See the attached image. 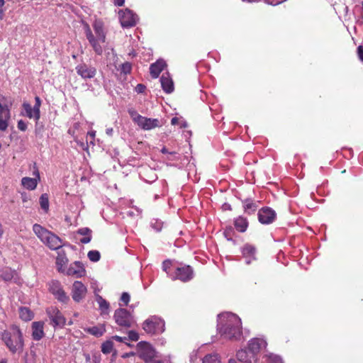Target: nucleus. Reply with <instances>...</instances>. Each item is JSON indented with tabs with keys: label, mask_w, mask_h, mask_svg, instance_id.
Instances as JSON below:
<instances>
[{
	"label": "nucleus",
	"mask_w": 363,
	"mask_h": 363,
	"mask_svg": "<svg viewBox=\"0 0 363 363\" xmlns=\"http://www.w3.org/2000/svg\"><path fill=\"white\" fill-rule=\"evenodd\" d=\"M4 0H0V9H1V8L4 6Z\"/></svg>",
	"instance_id": "obj_55"
},
{
	"label": "nucleus",
	"mask_w": 363,
	"mask_h": 363,
	"mask_svg": "<svg viewBox=\"0 0 363 363\" xmlns=\"http://www.w3.org/2000/svg\"><path fill=\"white\" fill-rule=\"evenodd\" d=\"M95 136H96V131L95 130L89 131L87 133V137H90V139H91L90 140V143L92 144V145H94V140Z\"/></svg>",
	"instance_id": "obj_47"
},
{
	"label": "nucleus",
	"mask_w": 363,
	"mask_h": 363,
	"mask_svg": "<svg viewBox=\"0 0 363 363\" xmlns=\"http://www.w3.org/2000/svg\"><path fill=\"white\" fill-rule=\"evenodd\" d=\"M67 274L77 278L82 277L85 274V269L80 262L76 261L70 264L67 269Z\"/></svg>",
	"instance_id": "obj_18"
},
{
	"label": "nucleus",
	"mask_w": 363,
	"mask_h": 363,
	"mask_svg": "<svg viewBox=\"0 0 363 363\" xmlns=\"http://www.w3.org/2000/svg\"><path fill=\"white\" fill-rule=\"evenodd\" d=\"M219 333L225 338L239 340L242 334L240 318L235 314L228 315L224 323H220Z\"/></svg>",
	"instance_id": "obj_2"
},
{
	"label": "nucleus",
	"mask_w": 363,
	"mask_h": 363,
	"mask_svg": "<svg viewBox=\"0 0 363 363\" xmlns=\"http://www.w3.org/2000/svg\"><path fill=\"white\" fill-rule=\"evenodd\" d=\"M276 213L269 207H264L258 211V220L262 224H270L276 218Z\"/></svg>",
	"instance_id": "obj_14"
},
{
	"label": "nucleus",
	"mask_w": 363,
	"mask_h": 363,
	"mask_svg": "<svg viewBox=\"0 0 363 363\" xmlns=\"http://www.w3.org/2000/svg\"><path fill=\"white\" fill-rule=\"evenodd\" d=\"M76 72L83 79H92L96 74V69L86 63H80L75 67Z\"/></svg>",
	"instance_id": "obj_12"
},
{
	"label": "nucleus",
	"mask_w": 363,
	"mask_h": 363,
	"mask_svg": "<svg viewBox=\"0 0 363 363\" xmlns=\"http://www.w3.org/2000/svg\"><path fill=\"white\" fill-rule=\"evenodd\" d=\"M138 356L146 362H151L155 357V351L150 344L146 342H140L138 344Z\"/></svg>",
	"instance_id": "obj_10"
},
{
	"label": "nucleus",
	"mask_w": 363,
	"mask_h": 363,
	"mask_svg": "<svg viewBox=\"0 0 363 363\" xmlns=\"http://www.w3.org/2000/svg\"><path fill=\"white\" fill-rule=\"evenodd\" d=\"M97 301L99 305V308L101 310V314H108V309H109V303L106 301L104 298H103L101 296H99L97 298Z\"/></svg>",
	"instance_id": "obj_32"
},
{
	"label": "nucleus",
	"mask_w": 363,
	"mask_h": 363,
	"mask_svg": "<svg viewBox=\"0 0 363 363\" xmlns=\"http://www.w3.org/2000/svg\"><path fill=\"white\" fill-rule=\"evenodd\" d=\"M145 86L142 84H138L136 87H135V90L138 93H143L144 92L145 89Z\"/></svg>",
	"instance_id": "obj_48"
},
{
	"label": "nucleus",
	"mask_w": 363,
	"mask_h": 363,
	"mask_svg": "<svg viewBox=\"0 0 363 363\" xmlns=\"http://www.w3.org/2000/svg\"><path fill=\"white\" fill-rule=\"evenodd\" d=\"M143 328L148 334H160L164 331V322L159 317L151 316L144 321Z\"/></svg>",
	"instance_id": "obj_5"
},
{
	"label": "nucleus",
	"mask_w": 363,
	"mask_h": 363,
	"mask_svg": "<svg viewBox=\"0 0 363 363\" xmlns=\"http://www.w3.org/2000/svg\"><path fill=\"white\" fill-rule=\"evenodd\" d=\"M128 113L130 114L133 122L135 123L136 124H138V123L143 116L140 115L135 109L133 108L128 110Z\"/></svg>",
	"instance_id": "obj_39"
},
{
	"label": "nucleus",
	"mask_w": 363,
	"mask_h": 363,
	"mask_svg": "<svg viewBox=\"0 0 363 363\" xmlns=\"http://www.w3.org/2000/svg\"><path fill=\"white\" fill-rule=\"evenodd\" d=\"M137 125L145 130H150L161 126L160 122L157 118H150L144 116H142Z\"/></svg>",
	"instance_id": "obj_16"
},
{
	"label": "nucleus",
	"mask_w": 363,
	"mask_h": 363,
	"mask_svg": "<svg viewBox=\"0 0 363 363\" xmlns=\"http://www.w3.org/2000/svg\"><path fill=\"white\" fill-rule=\"evenodd\" d=\"M125 0H113V3L116 6H121L124 4Z\"/></svg>",
	"instance_id": "obj_50"
},
{
	"label": "nucleus",
	"mask_w": 363,
	"mask_h": 363,
	"mask_svg": "<svg viewBox=\"0 0 363 363\" xmlns=\"http://www.w3.org/2000/svg\"><path fill=\"white\" fill-rule=\"evenodd\" d=\"M19 315L20 318L25 321L30 320L33 317L32 311L28 308L26 307L20 308Z\"/></svg>",
	"instance_id": "obj_31"
},
{
	"label": "nucleus",
	"mask_w": 363,
	"mask_h": 363,
	"mask_svg": "<svg viewBox=\"0 0 363 363\" xmlns=\"http://www.w3.org/2000/svg\"><path fill=\"white\" fill-rule=\"evenodd\" d=\"M2 340L12 353L21 352L23 349V334L17 325H11L9 330H5L2 333Z\"/></svg>",
	"instance_id": "obj_3"
},
{
	"label": "nucleus",
	"mask_w": 363,
	"mask_h": 363,
	"mask_svg": "<svg viewBox=\"0 0 363 363\" xmlns=\"http://www.w3.org/2000/svg\"><path fill=\"white\" fill-rule=\"evenodd\" d=\"M236 356L240 362L244 363H256L257 361V357L254 356L247 348L239 350Z\"/></svg>",
	"instance_id": "obj_17"
},
{
	"label": "nucleus",
	"mask_w": 363,
	"mask_h": 363,
	"mask_svg": "<svg viewBox=\"0 0 363 363\" xmlns=\"http://www.w3.org/2000/svg\"><path fill=\"white\" fill-rule=\"evenodd\" d=\"M173 280H179L182 282H187L194 278V270L189 265L177 267L172 274H169Z\"/></svg>",
	"instance_id": "obj_8"
},
{
	"label": "nucleus",
	"mask_w": 363,
	"mask_h": 363,
	"mask_svg": "<svg viewBox=\"0 0 363 363\" xmlns=\"http://www.w3.org/2000/svg\"><path fill=\"white\" fill-rule=\"evenodd\" d=\"M33 230L36 236L51 250H58L62 247V240L51 231L39 224H34Z\"/></svg>",
	"instance_id": "obj_4"
},
{
	"label": "nucleus",
	"mask_w": 363,
	"mask_h": 363,
	"mask_svg": "<svg viewBox=\"0 0 363 363\" xmlns=\"http://www.w3.org/2000/svg\"><path fill=\"white\" fill-rule=\"evenodd\" d=\"M161 152L164 154H166V153H170V154H174V152H169V151L167 150V149L166 147H163L162 150H161Z\"/></svg>",
	"instance_id": "obj_53"
},
{
	"label": "nucleus",
	"mask_w": 363,
	"mask_h": 363,
	"mask_svg": "<svg viewBox=\"0 0 363 363\" xmlns=\"http://www.w3.org/2000/svg\"><path fill=\"white\" fill-rule=\"evenodd\" d=\"M11 119V111L7 105L0 103V130L5 131L9 127Z\"/></svg>",
	"instance_id": "obj_15"
},
{
	"label": "nucleus",
	"mask_w": 363,
	"mask_h": 363,
	"mask_svg": "<svg viewBox=\"0 0 363 363\" xmlns=\"http://www.w3.org/2000/svg\"><path fill=\"white\" fill-rule=\"evenodd\" d=\"M134 355V353L133 352H130V353H125L124 354H123L122 357L123 358H126V357H128L130 356H133Z\"/></svg>",
	"instance_id": "obj_52"
},
{
	"label": "nucleus",
	"mask_w": 363,
	"mask_h": 363,
	"mask_svg": "<svg viewBox=\"0 0 363 363\" xmlns=\"http://www.w3.org/2000/svg\"><path fill=\"white\" fill-rule=\"evenodd\" d=\"M86 331L96 337H101L106 332L105 325H99L86 329Z\"/></svg>",
	"instance_id": "obj_28"
},
{
	"label": "nucleus",
	"mask_w": 363,
	"mask_h": 363,
	"mask_svg": "<svg viewBox=\"0 0 363 363\" xmlns=\"http://www.w3.org/2000/svg\"><path fill=\"white\" fill-rule=\"evenodd\" d=\"M68 262V259L65 251L59 252L56 257V265L59 272H64Z\"/></svg>",
	"instance_id": "obj_25"
},
{
	"label": "nucleus",
	"mask_w": 363,
	"mask_h": 363,
	"mask_svg": "<svg viewBox=\"0 0 363 363\" xmlns=\"http://www.w3.org/2000/svg\"><path fill=\"white\" fill-rule=\"evenodd\" d=\"M113 344L111 341H106L102 344L101 351L104 354L110 353L113 350Z\"/></svg>",
	"instance_id": "obj_37"
},
{
	"label": "nucleus",
	"mask_w": 363,
	"mask_h": 363,
	"mask_svg": "<svg viewBox=\"0 0 363 363\" xmlns=\"http://www.w3.org/2000/svg\"><path fill=\"white\" fill-rule=\"evenodd\" d=\"M113 339L116 340V341L118 342H124L125 340H127L128 338L125 337H120L118 335H115L113 337Z\"/></svg>",
	"instance_id": "obj_49"
},
{
	"label": "nucleus",
	"mask_w": 363,
	"mask_h": 363,
	"mask_svg": "<svg viewBox=\"0 0 363 363\" xmlns=\"http://www.w3.org/2000/svg\"><path fill=\"white\" fill-rule=\"evenodd\" d=\"M267 345L266 342L260 338H253L248 342L247 349L254 354V356L257 357V354L262 347Z\"/></svg>",
	"instance_id": "obj_19"
},
{
	"label": "nucleus",
	"mask_w": 363,
	"mask_h": 363,
	"mask_svg": "<svg viewBox=\"0 0 363 363\" xmlns=\"http://www.w3.org/2000/svg\"><path fill=\"white\" fill-rule=\"evenodd\" d=\"M153 363H162V362H161V361H155Z\"/></svg>",
	"instance_id": "obj_58"
},
{
	"label": "nucleus",
	"mask_w": 363,
	"mask_h": 363,
	"mask_svg": "<svg viewBox=\"0 0 363 363\" xmlns=\"http://www.w3.org/2000/svg\"><path fill=\"white\" fill-rule=\"evenodd\" d=\"M118 16L122 27L130 28L135 26L137 16L130 9L121 10L118 12Z\"/></svg>",
	"instance_id": "obj_11"
},
{
	"label": "nucleus",
	"mask_w": 363,
	"mask_h": 363,
	"mask_svg": "<svg viewBox=\"0 0 363 363\" xmlns=\"http://www.w3.org/2000/svg\"><path fill=\"white\" fill-rule=\"evenodd\" d=\"M0 363H6L5 362H0Z\"/></svg>",
	"instance_id": "obj_59"
},
{
	"label": "nucleus",
	"mask_w": 363,
	"mask_h": 363,
	"mask_svg": "<svg viewBox=\"0 0 363 363\" xmlns=\"http://www.w3.org/2000/svg\"><path fill=\"white\" fill-rule=\"evenodd\" d=\"M257 208H258V206L252 199H248L245 200L244 209H245V212H247L248 213H254L257 211Z\"/></svg>",
	"instance_id": "obj_30"
},
{
	"label": "nucleus",
	"mask_w": 363,
	"mask_h": 363,
	"mask_svg": "<svg viewBox=\"0 0 363 363\" xmlns=\"http://www.w3.org/2000/svg\"><path fill=\"white\" fill-rule=\"evenodd\" d=\"M228 363H237L235 359H230L228 361Z\"/></svg>",
	"instance_id": "obj_57"
},
{
	"label": "nucleus",
	"mask_w": 363,
	"mask_h": 363,
	"mask_svg": "<svg viewBox=\"0 0 363 363\" xmlns=\"http://www.w3.org/2000/svg\"><path fill=\"white\" fill-rule=\"evenodd\" d=\"M234 225L237 230L240 233H244L246 231L248 227V221L246 218L243 216H239L235 218L234 221Z\"/></svg>",
	"instance_id": "obj_26"
},
{
	"label": "nucleus",
	"mask_w": 363,
	"mask_h": 363,
	"mask_svg": "<svg viewBox=\"0 0 363 363\" xmlns=\"http://www.w3.org/2000/svg\"><path fill=\"white\" fill-rule=\"evenodd\" d=\"M4 15V13L3 9H0V20L3 19Z\"/></svg>",
	"instance_id": "obj_54"
},
{
	"label": "nucleus",
	"mask_w": 363,
	"mask_h": 363,
	"mask_svg": "<svg viewBox=\"0 0 363 363\" xmlns=\"http://www.w3.org/2000/svg\"><path fill=\"white\" fill-rule=\"evenodd\" d=\"M35 104L33 107L35 110L36 116H37V118H40V108L41 106V99L39 96H36L35 97Z\"/></svg>",
	"instance_id": "obj_40"
},
{
	"label": "nucleus",
	"mask_w": 363,
	"mask_h": 363,
	"mask_svg": "<svg viewBox=\"0 0 363 363\" xmlns=\"http://www.w3.org/2000/svg\"><path fill=\"white\" fill-rule=\"evenodd\" d=\"M92 27L96 36L92 33L89 25L87 23H83L84 33L90 45L96 55H101L104 51L101 43H104L106 39L104 23L101 19H96L92 23Z\"/></svg>",
	"instance_id": "obj_1"
},
{
	"label": "nucleus",
	"mask_w": 363,
	"mask_h": 363,
	"mask_svg": "<svg viewBox=\"0 0 363 363\" xmlns=\"http://www.w3.org/2000/svg\"><path fill=\"white\" fill-rule=\"evenodd\" d=\"M139 339L138 333L135 330H130L128 332V340L131 341H138Z\"/></svg>",
	"instance_id": "obj_42"
},
{
	"label": "nucleus",
	"mask_w": 363,
	"mask_h": 363,
	"mask_svg": "<svg viewBox=\"0 0 363 363\" xmlns=\"http://www.w3.org/2000/svg\"><path fill=\"white\" fill-rule=\"evenodd\" d=\"M34 174L35 175V178L23 177L21 180L22 185L28 190L35 189L38 184V180L40 179V174L38 169L34 172Z\"/></svg>",
	"instance_id": "obj_23"
},
{
	"label": "nucleus",
	"mask_w": 363,
	"mask_h": 363,
	"mask_svg": "<svg viewBox=\"0 0 363 363\" xmlns=\"http://www.w3.org/2000/svg\"><path fill=\"white\" fill-rule=\"evenodd\" d=\"M48 290L58 301L65 304L69 302V297L63 289L59 281L52 280L50 281L48 284Z\"/></svg>",
	"instance_id": "obj_7"
},
{
	"label": "nucleus",
	"mask_w": 363,
	"mask_h": 363,
	"mask_svg": "<svg viewBox=\"0 0 363 363\" xmlns=\"http://www.w3.org/2000/svg\"><path fill=\"white\" fill-rule=\"evenodd\" d=\"M172 266V262L170 259H166L162 262V269L167 274H169V270Z\"/></svg>",
	"instance_id": "obj_41"
},
{
	"label": "nucleus",
	"mask_w": 363,
	"mask_h": 363,
	"mask_svg": "<svg viewBox=\"0 0 363 363\" xmlns=\"http://www.w3.org/2000/svg\"><path fill=\"white\" fill-rule=\"evenodd\" d=\"M132 70V65L130 62H125L120 66V71L124 74H130Z\"/></svg>",
	"instance_id": "obj_35"
},
{
	"label": "nucleus",
	"mask_w": 363,
	"mask_h": 363,
	"mask_svg": "<svg viewBox=\"0 0 363 363\" xmlns=\"http://www.w3.org/2000/svg\"><path fill=\"white\" fill-rule=\"evenodd\" d=\"M77 233L82 235H84L83 238L80 240V242L83 244L89 243L91 240V230L88 228H83L78 230Z\"/></svg>",
	"instance_id": "obj_29"
},
{
	"label": "nucleus",
	"mask_w": 363,
	"mask_h": 363,
	"mask_svg": "<svg viewBox=\"0 0 363 363\" xmlns=\"http://www.w3.org/2000/svg\"><path fill=\"white\" fill-rule=\"evenodd\" d=\"M121 301L127 306L130 301V295L127 292H123L121 296Z\"/></svg>",
	"instance_id": "obj_43"
},
{
	"label": "nucleus",
	"mask_w": 363,
	"mask_h": 363,
	"mask_svg": "<svg viewBox=\"0 0 363 363\" xmlns=\"http://www.w3.org/2000/svg\"><path fill=\"white\" fill-rule=\"evenodd\" d=\"M46 313L50 320V324L54 328H63L65 326L66 323V318L57 307H48L46 309Z\"/></svg>",
	"instance_id": "obj_9"
},
{
	"label": "nucleus",
	"mask_w": 363,
	"mask_h": 363,
	"mask_svg": "<svg viewBox=\"0 0 363 363\" xmlns=\"http://www.w3.org/2000/svg\"><path fill=\"white\" fill-rule=\"evenodd\" d=\"M86 292V287L82 281H76L73 283L72 297L75 302H80L85 297Z\"/></svg>",
	"instance_id": "obj_13"
},
{
	"label": "nucleus",
	"mask_w": 363,
	"mask_h": 363,
	"mask_svg": "<svg viewBox=\"0 0 363 363\" xmlns=\"http://www.w3.org/2000/svg\"><path fill=\"white\" fill-rule=\"evenodd\" d=\"M160 82L163 91L167 94L173 92L174 89V82L169 74H163L160 78Z\"/></svg>",
	"instance_id": "obj_22"
},
{
	"label": "nucleus",
	"mask_w": 363,
	"mask_h": 363,
	"mask_svg": "<svg viewBox=\"0 0 363 363\" xmlns=\"http://www.w3.org/2000/svg\"><path fill=\"white\" fill-rule=\"evenodd\" d=\"M357 55H358V57L359 58V60L363 62V46L362 45H359L357 47Z\"/></svg>",
	"instance_id": "obj_46"
},
{
	"label": "nucleus",
	"mask_w": 363,
	"mask_h": 363,
	"mask_svg": "<svg viewBox=\"0 0 363 363\" xmlns=\"http://www.w3.org/2000/svg\"><path fill=\"white\" fill-rule=\"evenodd\" d=\"M203 363H220L218 354H207L203 359Z\"/></svg>",
	"instance_id": "obj_34"
},
{
	"label": "nucleus",
	"mask_w": 363,
	"mask_h": 363,
	"mask_svg": "<svg viewBox=\"0 0 363 363\" xmlns=\"http://www.w3.org/2000/svg\"><path fill=\"white\" fill-rule=\"evenodd\" d=\"M45 335L44 323L41 321H36L32 323V337L34 340H40Z\"/></svg>",
	"instance_id": "obj_21"
},
{
	"label": "nucleus",
	"mask_w": 363,
	"mask_h": 363,
	"mask_svg": "<svg viewBox=\"0 0 363 363\" xmlns=\"http://www.w3.org/2000/svg\"><path fill=\"white\" fill-rule=\"evenodd\" d=\"M23 111L21 113V115L23 116H26L29 118H34L36 121H38L40 118H37L35 110L34 107H32L31 105L28 102H23L22 104Z\"/></svg>",
	"instance_id": "obj_24"
},
{
	"label": "nucleus",
	"mask_w": 363,
	"mask_h": 363,
	"mask_svg": "<svg viewBox=\"0 0 363 363\" xmlns=\"http://www.w3.org/2000/svg\"><path fill=\"white\" fill-rule=\"evenodd\" d=\"M17 127L20 130L26 131L27 129V124L23 120H20L18 121Z\"/></svg>",
	"instance_id": "obj_45"
},
{
	"label": "nucleus",
	"mask_w": 363,
	"mask_h": 363,
	"mask_svg": "<svg viewBox=\"0 0 363 363\" xmlns=\"http://www.w3.org/2000/svg\"><path fill=\"white\" fill-rule=\"evenodd\" d=\"M242 255L255 259L256 248L250 244H245L242 249Z\"/></svg>",
	"instance_id": "obj_27"
},
{
	"label": "nucleus",
	"mask_w": 363,
	"mask_h": 363,
	"mask_svg": "<svg viewBox=\"0 0 363 363\" xmlns=\"http://www.w3.org/2000/svg\"><path fill=\"white\" fill-rule=\"evenodd\" d=\"M282 1H272L270 4L273 5H277L281 3Z\"/></svg>",
	"instance_id": "obj_56"
},
{
	"label": "nucleus",
	"mask_w": 363,
	"mask_h": 363,
	"mask_svg": "<svg viewBox=\"0 0 363 363\" xmlns=\"http://www.w3.org/2000/svg\"><path fill=\"white\" fill-rule=\"evenodd\" d=\"M40 204L42 209L45 212L49 210V198L47 194H43L40 197Z\"/></svg>",
	"instance_id": "obj_33"
},
{
	"label": "nucleus",
	"mask_w": 363,
	"mask_h": 363,
	"mask_svg": "<svg viewBox=\"0 0 363 363\" xmlns=\"http://www.w3.org/2000/svg\"><path fill=\"white\" fill-rule=\"evenodd\" d=\"M0 277L5 281H9L13 278V273L11 269H6L5 270L0 271Z\"/></svg>",
	"instance_id": "obj_36"
},
{
	"label": "nucleus",
	"mask_w": 363,
	"mask_h": 363,
	"mask_svg": "<svg viewBox=\"0 0 363 363\" xmlns=\"http://www.w3.org/2000/svg\"><path fill=\"white\" fill-rule=\"evenodd\" d=\"M178 123H179V118H178L174 117V118H172V120H171L172 125H175L178 124Z\"/></svg>",
	"instance_id": "obj_51"
},
{
	"label": "nucleus",
	"mask_w": 363,
	"mask_h": 363,
	"mask_svg": "<svg viewBox=\"0 0 363 363\" xmlns=\"http://www.w3.org/2000/svg\"><path fill=\"white\" fill-rule=\"evenodd\" d=\"M268 359L273 363H281V358L274 354H270L268 356Z\"/></svg>",
	"instance_id": "obj_44"
},
{
	"label": "nucleus",
	"mask_w": 363,
	"mask_h": 363,
	"mask_svg": "<svg viewBox=\"0 0 363 363\" xmlns=\"http://www.w3.org/2000/svg\"><path fill=\"white\" fill-rule=\"evenodd\" d=\"M89 259L92 262H98L101 258V255L97 250H91L87 255Z\"/></svg>",
	"instance_id": "obj_38"
},
{
	"label": "nucleus",
	"mask_w": 363,
	"mask_h": 363,
	"mask_svg": "<svg viewBox=\"0 0 363 363\" xmlns=\"http://www.w3.org/2000/svg\"><path fill=\"white\" fill-rule=\"evenodd\" d=\"M113 317L116 323L125 328H129L135 323L133 315L125 308H121L116 310Z\"/></svg>",
	"instance_id": "obj_6"
},
{
	"label": "nucleus",
	"mask_w": 363,
	"mask_h": 363,
	"mask_svg": "<svg viewBox=\"0 0 363 363\" xmlns=\"http://www.w3.org/2000/svg\"><path fill=\"white\" fill-rule=\"evenodd\" d=\"M166 66L167 64L163 60H158L155 62L152 63L150 67V73L151 77L153 79L157 78Z\"/></svg>",
	"instance_id": "obj_20"
}]
</instances>
